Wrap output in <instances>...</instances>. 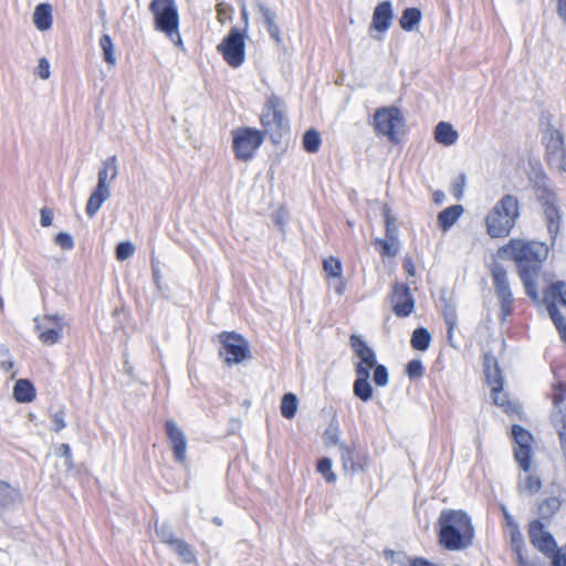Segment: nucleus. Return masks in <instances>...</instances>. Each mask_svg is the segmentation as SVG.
<instances>
[{"label":"nucleus","instance_id":"59","mask_svg":"<svg viewBox=\"0 0 566 566\" xmlns=\"http://www.w3.org/2000/svg\"><path fill=\"white\" fill-rule=\"evenodd\" d=\"M552 565L553 566H566V555L562 554L560 552H552Z\"/></svg>","mask_w":566,"mask_h":566},{"label":"nucleus","instance_id":"46","mask_svg":"<svg viewBox=\"0 0 566 566\" xmlns=\"http://www.w3.org/2000/svg\"><path fill=\"white\" fill-rule=\"evenodd\" d=\"M156 534L163 543L169 546H171L172 543L177 539L170 526L166 523L156 525Z\"/></svg>","mask_w":566,"mask_h":566},{"label":"nucleus","instance_id":"23","mask_svg":"<svg viewBox=\"0 0 566 566\" xmlns=\"http://www.w3.org/2000/svg\"><path fill=\"white\" fill-rule=\"evenodd\" d=\"M118 175L117 157L113 155L102 163L97 175V186L111 190V182Z\"/></svg>","mask_w":566,"mask_h":566},{"label":"nucleus","instance_id":"45","mask_svg":"<svg viewBox=\"0 0 566 566\" xmlns=\"http://www.w3.org/2000/svg\"><path fill=\"white\" fill-rule=\"evenodd\" d=\"M135 252V245L129 241L119 242L115 249V255L118 261L129 259Z\"/></svg>","mask_w":566,"mask_h":566},{"label":"nucleus","instance_id":"14","mask_svg":"<svg viewBox=\"0 0 566 566\" xmlns=\"http://www.w3.org/2000/svg\"><path fill=\"white\" fill-rule=\"evenodd\" d=\"M536 197L543 208L548 232L553 238H555L558 233L560 223V211L557 205V197L555 192L546 187H538L536 189Z\"/></svg>","mask_w":566,"mask_h":566},{"label":"nucleus","instance_id":"62","mask_svg":"<svg viewBox=\"0 0 566 566\" xmlns=\"http://www.w3.org/2000/svg\"><path fill=\"white\" fill-rule=\"evenodd\" d=\"M501 510H502V513L504 515V518H505V522H506V525L512 528L514 527V524H517L514 520V517L510 514L509 510L506 509L505 505H502L501 506Z\"/></svg>","mask_w":566,"mask_h":566},{"label":"nucleus","instance_id":"8","mask_svg":"<svg viewBox=\"0 0 566 566\" xmlns=\"http://www.w3.org/2000/svg\"><path fill=\"white\" fill-rule=\"evenodd\" d=\"M492 283L500 301L502 319L511 315L513 311V293L511 290L507 271L501 263H494L491 268Z\"/></svg>","mask_w":566,"mask_h":566},{"label":"nucleus","instance_id":"30","mask_svg":"<svg viewBox=\"0 0 566 566\" xmlns=\"http://www.w3.org/2000/svg\"><path fill=\"white\" fill-rule=\"evenodd\" d=\"M463 213V207L454 205L443 209L438 214V224L442 230L450 229Z\"/></svg>","mask_w":566,"mask_h":566},{"label":"nucleus","instance_id":"19","mask_svg":"<svg viewBox=\"0 0 566 566\" xmlns=\"http://www.w3.org/2000/svg\"><path fill=\"white\" fill-rule=\"evenodd\" d=\"M553 403L557 410L553 421L558 427L557 430L566 431V385L557 382L553 386Z\"/></svg>","mask_w":566,"mask_h":566},{"label":"nucleus","instance_id":"10","mask_svg":"<svg viewBox=\"0 0 566 566\" xmlns=\"http://www.w3.org/2000/svg\"><path fill=\"white\" fill-rule=\"evenodd\" d=\"M483 369L488 385L491 387L493 401L497 406H505L507 398L503 394L504 378L496 357L491 353L483 356Z\"/></svg>","mask_w":566,"mask_h":566},{"label":"nucleus","instance_id":"28","mask_svg":"<svg viewBox=\"0 0 566 566\" xmlns=\"http://www.w3.org/2000/svg\"><path fill=\"white\" fill-rule=\"evenodd\" d=\"M544 302H554L566 306V282L556 281L544 291Z\"/></svg>","mask_w":566,"mask_h":566},{"label":"nucleus","instance_id":"22","mask_svg":"<svg viewBox=\"0 0 566 566\" xmlns=\"http://www.w3.org/2000/svg\"><path fill=\"white\" fill-rule=\"evenodd\" d=\"M339 451L342 465L345 472L354 474L365 469L367 464V460L365 457L356 459L354 450L344 443L339 444Z\"/></svg>","mask_w":566,"mask_h":566},{"label":"nucleus","instance_id":"13","mask_svg":"<svg viewBox=\"0 0 566 566\" xmlns=\"http://www.w3.org/2000/svg\"><path fill=\"white\" fill-rule=\"evenodd\" d=\"M512 436L515 442L514 459L524 472L531 470L533 436L520 424L512 427Z\"/></svg>","mask_w":566,"mask_h":566},{"label":"nucleus","instance_id":"64","mask_svg":"<svg viewBox=\"0 0 566 566\" xmlns=\"http://www.w3.org/2000/svg\"><path fill=\"white\" fill-rule=\"evenodd\" d=\"M557 13L566 22V0H557Z\"/></svg>","mask_w":566,"mask_h":566},{"label":"nucleus","instance_id":"53","mask_svg":"<svg viewBox=\"0 0 566 566\" xmlns=\"http://www.w3.org/2000/svg\"><path fill=\"white\" fill-rule=\"evenodd\" d=\"M59 455L64 458V464H65L66 469L72 470L74 464H73L71 448L69 444L63 443L60 446Z\"/></svg>","mask_w":566,"mask_h":566},{"label":"nucleus","instance_id":"51","mask_svg":"<svg viewBox=\"0 0 566 566\" xmlns=\"http://www.w3.org/2000/svg\"><path fill=\"white\" fill-rule=\"evenodd\" d=\"M465 186V175L460 174L458 178L452 182L451 192L457 200H460L463 196Z\"/></svg>","mask_w":566,"mask_h":566},{"label":"nucleus","instance_id":"9","mask_svg":"<svg viewBox=\"0 0 566 566\" xmlns=\"http://www.w3.org/2000/svg\"><path fill=\"white\" fill-rule=\"evenodd\" d=\"M224 61L232 67H239L245 59V44L243 33L232 28L228 35L217 46Z\"/></svg>","mask_w":566,"mask_h":566},{"label":"nucleus","instance_id":"24","mask_svg":"<svg viewBox=\"0 0 566 566\" xmlns=\"http://www.w3.org/2000/svg\"><path fill=\"white\" fill-rule=\"evenodd\" d=\"M356 380L353 385L354 395L364 402L369 401L373 398L374 389L369 382V371L365 368H359Z\"/></svg>","mask_w":566,"mask_h":566},{"label":"nucleus","instance_id":"11","mask_svg":"<svg viewBox=\"0 0 566 566\" xmlns=\"http://www.w3.org/2000/svg\"><path fill=\"white\" fill-rule=\"evenodd\" d=\"M403 117L397 107H380L376 109L374 115V126L377 135L386 136L389 140L395 142L396 128L401 125Z\"/></svg>","mask_w":566,"mask_h":566},{"label":"nucleus","instance_id":"37","mask_svg":"<svg viewBox=\"0 0 566 566\" xmlns=\"http://www.w3.org/2000/svg\"><path fill=\"white\" fill-rule=\"evenodd\" d=\"M297 406H298L297 397L292 392L285 394L282 397V401H281L282 416L286 419H293L297 411Z\"/></svg>","mask_w":566,"mask_h":566},{"label":"nucleus","instance_id":"55","mask_svg":"<svg viewBox=\"0 0 566 566\" xmlns=\"http://www.w3.org/2000/svg\"><path fill=\"white\" fill-rule=\"evenodd\" d=\"M64 418L65 412L63 410H57L52 415L53 430L55 432H59L66 427Z\"/></svg>","mask_w":566,"mask_h":566},{"label":"nucleus","instance_id":"17","mask_svg":"<svg viewBox=\"0 0 566 566\" xmlns=\"http://www.w3.org/2000/svg\"><path fill=\"white\" fill-rule=\"evenodd\" d=\"M528 535L531 543L544 554H551L557 546L553 535L545 530L544 524L538 520L530 523Z\"/></svg>","mask_w":566,"mask_h":566},{"label":"nucleus","instance_id":"34","mask_svg":"<svg viewBox=\"0 0 566 566\" xmlns=\"http://www.w3.org/2000/svg\"><path fill=\"white\" fill-rule=\"evenodd\" d=\"M431 334L424 327H418L411 335V346L416 350L424 352L429 348L431 343Z\"/></svg>","mask_w":566,"mask_h":566},{"label":"nucleus","instance_id":"27","mask_svg":"<svg viewBox=\"0 0 566 566\" xmlns=\"http://www.w3.org/2000/svg\"><path fill=\"white\" fill-rule=\"evenodd\" d=\"M33 23L40 31L49 30L52 25V8L49 3H40L33 12Z\"/></svg>","mask_w":566,"mask_h":566},{"label":"nucleus","instance_id":"36","mask_svg":"<svg viewBox=\"0 0 566 566\" xmlns=\"http://www.w3.org/2000/svg\"><path fill=\"white\" fill-rule=\"evenodd\" d=\"M322 139L319 133L311 128L303 135V147L310 154H316L321 148Z\"/></svg>","mask_w":566,"mask_h":566},{"label":"nucleus","instance_id":"61","mask_svg":"<svg viewBox=\"0 0 566 566\" xmlns=\"http://www.w3.org/2000/svg\"><path fill=\"white\" fill-rule=\"evenodd\" d=\"M410 566H437V565L423 557H415L410 560Z\"/></svg>","mask_w":566,"mask_h":566},{"label":"nucleus","instance_id":"4","mask_svg":"<svg viewBox=\"0 0 566 566\" xmlns=\"http://www.w3.org/2000/svg\"><path fill=\"white\" fill-rule=\"evenodd\" d=\"M149 10L154 14L155 28L164 33L177 46L182 45L179 32V11L175 0H153Z\"/></svg>","mask_w":566,"mask_h":566},{"label":"nucleus","instance_id":"31","mask_svg":"<svg viewBox=\"0 0 566 566\" xmlns=\"http://www.w3.org/2000/svg\"><path fill=\"white\" fill-rule=\"evenodd\" d=\"M13 397L19 402H31L35 398V388L28 379H19L13 387Z\"/></svg>","mask_w":566,"mask_h":566},{"label":"nucleus","instance_id":"42","mask_svg":"<svg viewBox=\"0 0 566 566\" xmlns=\"http://www.w3.org/2000/svg\"><path fill=\"white\" fill-rule=\"evenodd\" d=\"M542 489V481L537 475L530 474L526 476L524 484L518 485V492H527L532 495L538 493Z\"/></svg>","mask_w":566,"mask_h":566},{"label":"nucleus","instance_id":"54","mask_svg":"<svg viewBox=\"0 0 566 566\" xmlns=\"http://www.w3.org/2000/svg\"><path fill=\"white\" fill-rule=\"evenodd\" d=\"M35 74L42 80H48L50 77V63L45 57L40 59Z\"/></svg>","mask_w":566,"mask_h":566},{"label":"nucleus","instance_id":"56","mask_svg":"<svg viewBox=\"0 0 566 566\" xmlns=\"http://www.w3.org/2000/svg\"><path fill=\"white\" fill-rule=\"evenodd\" d=\"M324 440L326 444L337 446L339 444L338 429L337 427L331 426L324 432Z\"/></svg>","mask_w":566,"mask_h":566},{"label":"nucleus","instance_id":"3","mask_svg":"<svg viewBox=\"0 0 566 566\" xmlns=\"http://www.w3.org/2000/svg\"><path fill=\"white\" fill-rule=\"evenodd\" d=\"M520 216L518 199L513 195H504L486 214V233L491 238L507 237Z\"/></svg>","mask_w":566,"mask_h":566},{"label":"nucleus","instance_id":"26","mask_svg":"<svg viewBox=\"0 0 566 566\" xmlns=\"http://www.w3.org/2000/svg\"><path fill=\"white\" fill-rule=\"evenodd\" d=\"M111 197V190L101 188L96 186L95 190L92 192V195L88 198V201L86 203V214L88 217H94L102 205L108 200Z\"/></svg>","mask_w":566,"mask_h":566},{"label":"nucleus","instance_id":"41","mask_svg":"<svg viewBox=\"0 0 566 566\" xmlns=\"http://www.w3.org/2000/svg\"><path fill=\"white\" fill-rule=\"evenodd\" d=\"M375 244L380 247L382 256H396L400 252L399 240L390 241L389 239H376Z\"/></svg>","mask_w":566,"mask_h":566},{"label":"nucleus","instance_id":"29","mask_svg":"<svg viewBox=\"0 0 566 566\" xmlns=\"http://www.w3.org/2000/svg\"><path fill=\"white\" fill-rule=\"evenodd\" d=\"M422 12L419 8H406L399 19L400 28L406 32H411L421 22Z\"/></svg>","mask_w":566,"mask_h":566},{"label":"nucleus","instance_id":"43","mask_svg":"<svg viewBox=\"0 0 566 566\" xmlns=\"http://www.w3.org/2000/svg\"><path fill=\"white\" fill-rule=\"evenodd\" d=\"M324 271L327 273L328 276L339 279L342 276V263L338 259H335L333 256L325 259L323 261Z\"/></svg>","mask_w":566,"mask_h":566},{"label":"nucleus","instance_id":"47","mask_svg":"<svg viewBox=\"0 0 566 566\" xmlns=\"http://www.w3.org/2000/svg\"><path fill=\"white\" fill-rule=\"evenodd\" d=\"M406 373L408 377L412 380L419 379L424 374V367L419 359H412L407 364Z\"/></svg>","mask_w":566,"mask_h":566},{"label":"nucleus","instance_id":"44","mask_svg":"<svg viewBox=\"0 0 566 566\" xmlns=\"http://www.w3.org/2000/svg\"><path fill=\"white\" fill-rule=\"evenodd\" d=\"M384 217L386 223V239H389L390 241L398 240V228L395 223V219L390 216V210L387 207L384 209Z\"/></svg>","mask_w":566,"mask_h":566},{"label":"nucleus","instance_id":"7","mask_svg":"<svg viewBox=\"0 0 566 566\" xmlns=\"http://www.w3.org/2000/svg\"><path fill=\"white\" fill-rule=\"evenodd\" d=\"M221 348L219 355L227 365L240 364L250 357V344L235 332H222L219 334Z\"/></svg>","mask_w":566,"mask_h":566},{"label":"nucleus","instance_id":"32","mask_svg":"<svg viewBox=\"0 0 566 566\" xmlns=\"http://www.w3.org/2000/svg\"><path fill=\"white\" fill-rule=\"evenodd\" d=\"M34 322H35V329L39 331V339L43 344H45L48 346H52L60 342V339L62 337V326L42 329V325L39 322V319L35 318Z\"/></svg>","mask_w":566,"mask_h":566},{"label":"nucleus","instance_id":"58","mask_svg":"<svg viewBox=\"0 0 566 566\" xmlns=\"http://www.w3.org/2000/svg\"><path fill=\"white\" fill-rule=\"evenodd\" d=\"M40 213H41V219H40L41 226L42 227L51 226L52 221H53V211L49 208H42Z\"/></svg>","mask_w":566,"mask_h":566},{"label":"nucleus","instance_id":"60","mask_svg":"<svg viewBox=\"0 0 566 566\" xmlns=\"http://www.w3.org/2000/svg\"><path fill=\"white\" fill-rule=\"evenodd\" d=\"M402 268L409 276H413L416 274V265L411 258L403 259Z\"/></svg>","mask_w":566,"mask_h":566},{"label":"nucleus","instance_id":"35","mask_svg":"<svg viewBox=\"0 0 566 566\" xmlns=\"http://www.w3.org/2000/svg\"><path fill=\"white\" fill-rule=\"evenodd\" d=\"M546 306L549 317L558 329L562 339L566 342V322L564 316L554 302L546 303Z\"/></svg>","mask_w":566,"mask_h":566},{"label":"nucleus","instance_id":"57","mask_svg":"<svg viewBox=\"0 0 566 566\" xmlns=\"http://www.w3.org/2000/svg\"><path fill=\"white\" fill-rule=\"evenodd\" d=\"M443 315H444L446 323L448 325V332H449V334H451V331L455 326V321H457L455 312L452 307L446 306Z\"/></svg>","mask_w":566,"mask_h":566},{"label":"nucleus","instance_id":"2","mask_svg":"<svg viewBox=\"0 0 566 566\" xmlns=\"http://www.w3.org/2000/svg\"><path fill=\"white\" fill-rule=\"evenodd\" d=\"M439 543L449 551L469 547L474 537L470 516L463 511L444 510L439 517Z\"/></svg>","mask_w":566,"mask_h":566},{"label":"nucleus","instance_id":"52","mask_svg":"<svg viewBox=\"0 0 566 566\" xmlns=\"http://www.w3.org/2000/svg\"><path fill=\"white\" fill-rule=\"evenodd\" d=\"M54 241L57 245H60L63 250H72L74 248V241L71 234L66 232H59Z\"/></svg>","mask_w":566,"mask_h":566},{"label":"nucleus","instance_id":"48","mask_svg":"<svg viewBox=\"0 0 566 566\" xmlns=\"http://www.w3.org/2000/svg\"><path fill=\"white\" fill-rule=\"evenodd\" d=\"M374 382L378 387H385L389 382V373L385 365L379 364L374 368Z\"/></svg>","mask_w":566,"mask_h":566},{"label":"nucleus","instance_id":"18","mask_svg":"<svg viewBox=\"0 0 566 566\" xmlns=\"http://www.w3.org/2000/svg\"><path fill=\"white\" fill-rule=\"evenodd\" d=\"M166 431L174 452V459L180 464L187 462V439L180 427L172 420L166 421Z\"/></svg>","mask_w":566,"mask_h":566},{"label":"nucleus","instance_id":"40","mask_svg":"<svg viewBox=\"0 0 566 566\" xmlns=\"http://www.w3.org/2000/svg\"><path fill=\"white\" fill-rule=\"evenodd\" d=\"M170 548L182 559L185 563H192L195 555L190 549V546L182 539L177 538Z\"/></svg>","mask_w":566,"mask_h":566},{"label":"nucleus","instance_id":"5","mask_svg":"<svg viewBox=\"0 0 566 566\" xmlns=\"http://www.w3.org/2000/svg\"><path fill=\"white\" fill-rule=\"evenodd\" d=\"M261 125L265 135L274 144H279L285 130H289V125L285 116V103L276 94H271L262 107L260 117Z\"/></svg>","mask_w":566,"mask_h":566},{"label":"nucleus","instance_id":"39","mask_svg":"<svg viewBox=\"0 0 566 566\" xmlns=\"http://www.w3.org/2000/svg\"><path fill=\"white\" fill-rule=\"evenodd\" d=\"M99 46L103 51L104 61L109 65L116 64L114 43L108 34H103L99 39Z\"/></svg>","mask_w":566,"mask_h":566},{"label":"nucleus","instance_id":"15","mask_svg":"<svg viewBox=\"0 0 566 566\" xmlns=\"http://www.w3.org/2000/svg\"><path fill=\"white\" fill-rule=\"evenodd\" d=\"M392 312L398 317H408L415 310V298L410 287L403 283H396L391 293Z\"/></svg>","mask_w":566,"mask_h":566},{"label":"nucleus","instance_id":"50","mask_svg":"<svg viewBox=\"0 0 566 566\" xmlns=\"http://www.w3.org/2000/svg\"><path fill=\"white\" fill-rule=\"evenodd\" d=\"M511 545L514 553L524 551V541L517 524H514V527L511 528Z\"/></svg>","mask_w":566,"mask_h":566},{"label":"nucleus","instance_id":"1","mask_svg":"<svg viewBox=\"0 0 566 566\" xmlns=\"http://www.w3.org/2000/svg\"><path fill=\"white\" fill-rule=\"evenodd\" d=\"M500 254L511 258L517 268L518 276L524 285L526 295L534 302L539 301L536 280L548 256V247L538 241L511 239L500 249Z\"/></svg>","mask_w":566,"mask_h":566},{"label":"nucleus","instance_id":"33","mask_svg":"<svg viewBox=\"0 0 566 566\" xmlns=\"http://www.w3.org/2000/svg\"><path fill=\"white\" fill-rule=\"evenodd\" d=\"M562 507V501L558 497H547L538 504L537 513L541 518H552Z\"/></svg>","mask_w":566,"mask_h":566},{"label":"nucleus","instance_id":"16","mask_svg":"<svg viewBox=\"0 0 566 566\" xmlns=\"http://www.w3.org/2000/svg\"><path fill=\"white\" fill-rule=\"evenodd\" d=\"M350 346L359 358V361L355 365L356 374H358V369L361 367L370 373L371 369L379 365L377 364L375 350L366 344L360 335L353 334L350 336Z\"/></svg>","mask_w":566,"mask_h":566},{"label":"nucleus","instance_id":"25","mask_svg":"<svg viewBox=\"0 0 566 566\" xmlns=\"http://www.w3.org/2000/svg\"><path fill=\"white\" fill-rule=\"evenodd\" d=\"M458 138L459 134L450 123L440 122L434 128V139L441 145L451 146Z\"/></svg>","mask_w":566,"mask_h":566},{"label":"nucleus","instance_id":"6","mask_svg":"<svg viewBox=\"0 0 566 566\" xmlns=\"http://www.w3.org/2000/svg\"><path fill=\"white\" fill-rule=\"evenodd\" d=\"M265 134L252 127H240L232 130V149L235 158L241 161H249L264 142Z\"/></svg>","mask_w":566,"mask_h":566},{"label":"nucleus","instance_id":"12","mask_svg":"<svg viewBox=\"0 0 566 566\" xmlns=\"http://www.w3.org/2000/svg\"><path fill=\"white\" fill-rule=\"evenodd\" d=\"M548 164L566 172V148L563 134L556 128H548L544 135Z\"/></svg>","mask_w":566,"mask_h":566},{"label":"nucleus","instance_id":"38","mask_svg":"<svg viewBox=\"0 0 566 566\" xmlns=\"http://www.w3.org/2000/svg\"><path fill=\"white\" fill-rule=\"evenodd\" d=\"M19 493L8 483L0 481V509L9 507L19 500Z\"/></svg>","mask_w":566,"mask_h":566},{"label":"nucleus","instance_id":"20","mask_svg":"<svg viewBox=\"0 0 566 566\" xmlns=\"http://www.w3.org/2000/svg\"><path fill=\"white\" fill-rule=\"evenodd\" d=\"M392 21V4L389 0L381 1L374 10L373 21L370 28L379 31L386 32Z\"/></svg>","mask_w":566,"mask_h":566},{"label":"nucleus","instance_id":"21","mask_svg":"<svg viewBox=\"0 0 566 566\" xmlns=\"http://www.w3.org/2000/svg\"><path fill=\"white\" fill-rule=\"evenodd\" d=\"M253 6L262 14L263 22L266 27V30H268L270 36L276 43H280L282 41V39H281L280 27L275 22L276 13L273 10H271L263 0H253Z\"/></svg>","mask_w":566,"mask_h":566},{"label":"nucleus","instance_id":"49","mask_svg":"<svg viewBox=\"0 0 566 566\" xmlns=\"http://www.w3.org/2000/svg\"><path fill=\"white\" fill-rule=\"evenodd\" d=\"M317 471L324 475L327 482H334L336 475L332 472V461L328 458H323L317 463Z\"/></svg>","mask_w":566,"mask_h":566},{"label":"nucleus","instance_id":"63","mask_svg":"<svg viewBox=\"0 0 566 566\" xmlns=\"http://www.w3.org/2000/svg\"><path fill=\"white\" fill-rule=\"evenodd\" d=\"M43 319L53 323L55 325L54 327H57V326L63 327V324H62L63 317L59 314L44 315Z\"/></svg>","mask_w":566,"mask_h":566}]
</instances>
